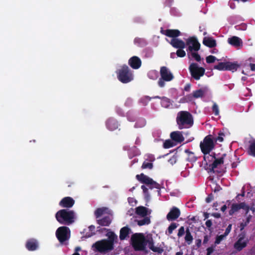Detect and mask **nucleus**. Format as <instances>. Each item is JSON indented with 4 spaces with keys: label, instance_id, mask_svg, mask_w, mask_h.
<instances>
[{
    "label": "nucleus",
    "instance_id": "obj_14",
    "mask_svg": "<svg viewBox=\"0 0 255 255\" xmlns=\"http://www.w3.org/2000/svg\"><path fill=\"white\" fill-rule=\"evenodd\" d=\"M160 32L167 37L172 38V39L177 38L178 36L181 35V32L178 29H168L163 30L161 28Z\"/></svg>",
    "mask_w": 255,
    "mask_h": 255
},
{
    "label": "nucleus",
    "instance_id": "obj_55",
    "mask_svg": "<svg viewBox=\"0 0 255 255\" xmlns=\"http://www.w3.org/2000/svg\"><path fill=\"white\" fill-rule=\"evenodd\" d=\"M215 246H211L207 249V255H210L214 251Z\"/></svg>",
    "mask_w": 255,
    "mask_h": 255
},
{
    "label": "nucleus",
    "instance_id": "obj_6",
    "mask_svg": "<svg viewBox=\"0 0 255 255\" xmlns=\"http://www.w3.org/2000/svg\"><path fill=\"white\" fill-rule=\"evenodd\" d=\"M214 136L209 134L206 136L200 143V147L203 154L210 153L215 147Z\"/></svg>",
    "mask_w": 255,
    "mask_h": 255
},
{
    "label": "nucleus",
    "instance_id": "obj_37",
    "mask_svg": "<svg viewBox=\"0 0 255 255\" xmlns=\"http://www.w3.org/2000/svg\"><path fill=\"white\" fill-rule=\"evenodd\" d=\"M214 69L220 71H226V62L219 63L218 64L214 66Z\"/></svg>",
    "mask_w": 255,
    "mask_h": 255
},
{
    "label": "nucleus",
    "instance_id": "obj_60",
    "mask_svg": "<svg viewBox=\"0 0 255 255\" xmlns=\"http://www.w3.org/2000/svg\"><path fill=\"white\" fill-rule=\"evenodd\" d=\"M195 244H196V246L198 248H200L201 246V244H202L201 239H197L195 241Z\"/></svg>",
    "mask_w": 255,
    "mask_h": 255
},
{
    "label": "nucleus",
    "instance_id": "obj_20",
    "mask_svg": "<svg viewBox=\"0 0 255 255\" xmlns=\"http://www.w3.org/2000/svg\"><path fill=\"white\" fill-rule=\"evenodd\" d=\"M228 42L230 45L235 47H238L243 45V42L242 39L236 36L229 38L228 39Z\"/></svg>",
    "mask_w": 255,
    "mask_h": 255
},
{
    "label": "nucleus",
    "instance_id": "obj_43",
    "mask_svg": "<svg viewBox=\"0 0 255 255\" xmlns=\"http://www.w3.org/2000/svg\"><path fill=\"white\" fill-rule=\"evenodd\" d=\"M178 224L176 223H172L168 228V233L169 235L173 233V231L177 227Z\"/></svg>",
    "mask_w": 255,
    "mask_h": 255
},
{
    "label": "nucleus",
    "instance_id": "obj_32",
    "mask_svg": "<svg viewBox=\"0 0 255 255\" xmlns=\"http://www.w3.org/2000/svg\"><path fill=\"white\" fill-rule=\"evenodd\" d=\"M185 152L187 154V160L188 161L194 162L197 160V158L193 152L190 151L189 149H186Z\"/></svg>",
    "mask_w": 255,
    "mask_h": 255
},
{
    "label": "nucleus",
    "instance_id": "obj_5",
    "mask_svg": "<svg viewBox=\"0 0 255 255\" xmlns=\"http://www.w3.org/2000/svg\"><path fill=\"white\" fill-rule=\"evenodd\" d=\"M131 245L136 251L144 250L146 247L145 238L142 233H135L131 237Z\"/></svg>",
    "mask_w": 255,
    "mask_h": 255
},
{
    "label": "nucleus",
    "instance_id": "obj_54",
    "mask_svg": "<svg viewBox=\"0 0 255 255\" xmlns=\"http://www.w3.org/2000/svg\"><path fill=\"white\" fill-rule=\"evenodd\" d=\"M232 225L231 224H229L227 228H226V230H225V232L224 233V235L225 236H227L229 233H230L231 230H232Z\"/></svg>",
    "mask_w": 255,
    "mask_h": 255
},
{
    "label": "nucleus",
    "instance_id": "obj_19",
    "mask_svg": "<svg viewBox=\"0 0 255 255\" xmlns=\"http://www.w3.org/2000/svg\"><path fill=\"white\" fill-rule=\"evenodd\" d=\"M245 206V202H241L240 203H233L231 207V209L229 212L230 216H233L234 214L240 210L242 209Z\"/></svg>",
    "mask_w": 255,
    "mask_h": 255
},
{
    "label": "nucleus",
    "instance_id": "obj_63",
    "mask_svg": "<svg viewBox=\"0 0 255 255\" xmlns=\"http://www.w3.org/2000/svg\"><path fill=\"white\" fill-rule=\"evenodd\" d=\"M212 215L216 218H219L221 217L220 214L218 213H213Z\"/></svg>",
    "mask_w": 255,
    "mask_h": 255
},
{
    "label": "nucleus",
    "instance_id": "obj_25",
    "mask_svg": "<svg viewBox=\"0 0 255 255\" xmlns=\"http://www.w3.org/2000/svg\"><path fill=\"white\" fill-rule=\"evenodd\" d=\"M203 44L209 48L216 46V41L211 37H205L203 40Z\"/></svg>",
    "mask_w": 255,
    "mask_h": 255
},
{
    "label": "nucleus",
    "instance_id": "obj_17",
    "mask_svg": "<svg viewBox=\"0 0 255 255\" xmlns=\"http://www.w3.org/2000/svg\"><path fill=\"white\" fill-rule=\"evenodd\" d=\"M170 44L174 48L177 49H184L186 47V42L179 38L171 39Z\"/></svg>",
    "mask_w": 255,
    "mask_h": 255
},
{
    "label": "nucleus",
    "instance_id": "obj_35",
    "mask_svg": "<svg viewBox=\"0 0 255 255\" xmlns=\"http://www.w3.org/2000/svg\"><path fill=\"white\" fill-rule=\"evenodd\" d=\"M144 218L139 220L137 221V224L139 226H142L145 225H148L150 223V220L149 217L147 216L143 217Z\"/></svg>",
    "mask_w": 255,
    "mask_h": 255
},
{
    "label": "nucleus",
    "instance_id": "obj_28",
    "mask_svg": "<svg viewBox=\"0 0 255 255\" xmlns=\"http://www.w3.org/2000/svg\"><path fill=\"white\" fill-rule=\"evenodd\" d=\"M148 209L143 206H138L135 208L136 214L141 217H145L150 213H148Z\"/></svg>",
    "mask_w": 255,
    "mask_h": 255
},
{
    "label": "nucleus",
    "instance_id": "obj_3",
    "mask_svg": "<svg viewBox=\"0 0 255 255\" xmlns=\"http://www.w3.org/2000/svg\"><path fill=\"white\" fill-rule=\"evenodd\" d=\"M55 218L60 224L69 225L74 222L75 213L72 210L61 209L56 213Z\"/></svg>",
    "mask_w": 255,
    "mask_h": 255
},
{
    "label": "nucleus",
    "instance_id": "obj_47",
    "mask_svg": "<svg viewBox=\"0 0 255 255\" xmlns=\"http://www.w3.org/2000/svg\"><path fill=\"white\" fill-rule=\"evenodd\" d=\"M151 99L152 98L150 97L145 96L140 100V103H141L142 105L146 106L147 105L148 102L150 101Z\"/></svg>",
    "mask_w": 255,
    "mask_h": 255
},
{
    "label": "nucleus",
    "instance_id": "obj_8",
    "mask_svg": "<svg viewBox=\"0 0 255 255\" xmlns=\"http://www.w3.org/2000/svg\"><path fill=\"white\" fill-rule=\"evenodd\" d=\"M136 178L141 183L145 184L149 188L152 189L156 188L158 189V194H160V185L158 183L154 181L152 178L149 177L143 173L136 175Z\"/></svg>",
    "mask_w": 255,
    "mask_h": 255
},
{
    "label": "nucleus",
    "instance_id": "obj_41",
    "mask_svg": "<svg viewBox=\"0 0 255 255\" xmlns=\"http://www.w3.org/2000/svg\"><path fill=\"white\" fill-rule=\"evenodd\" d=\"M249 152L250 155L255 157V141L251 142Z\"/></svg>",
    "mask_w": 255,
    "mask_h": 255
},
{
    "label": "nucleus",
    "instance_id": "obj_24",
    "mask_svg": "<svg viewBox=\"0 0 255 255\" xmlns=\"http://www.w3.org/2000/svg\"><path fill=\"white\" fill-rule=\"evenodd\" d=\"M130 232V229L128 226H125L122 228L120 231V239L121 241H123L126 239L128 237Z\"/></svg>",
    "mask_w": 255,
    "mask_h": 255
},
{
    "label": "nucleus",
    "instance_id": "obj_49",
    "mask_svg": "<svg viewBox=\"0 0 255 255\" xmlns=\"http://www.w3.org/2000/svg\"><path fill=\"white\" fill-rule=\"evenodd\" d=\"M176 54L179 57H184L186 55V52L183 49H178Z\"/></svg>",
    "mask_w": 255,
    "mask_h": 255
},
{
    "label": "nucleus",
    "instance_id": "obj_42",
    "mask_svg": "<svg viewBox=\"0 0 255 255\" xmlns=\"http://www.w3.org/2000/svg\"><path fill=\"white\" fill-rule=\"evenodd\" d=\"M88 228L90 232L87 234L86 237H91L95 234V227L94 225H91Z\"/></svg>",
    "mask_w": 255,
    "mask_h": 255
},
{
    "label": "nucleus",
    "instance_id": "obj_61",
    "mask_svg": "<svg viewBox=\"0 0 255 255\" xmlns=\"http://www.w3.org/2000/svg\"><path fill=\"white\" fill-rule=\"evenodd\" d=\"M242 209H244L245 210L246 215H248V213L249 212V211L250 210V207L245 203V207L242 208Z\"/></svg>",
    "mask_w": 255,
    "mask_h": 255
},
{
    "label": "nucleus",
    "instance_id": "obj_62",
    "mask_svg": "<svg viewBox=\"0 0 255 255\" xmlns=\"http://www.w3.org/2000/svg\"><path fill=\"white\" fill-rule=\"evenodd\" d=\"M252 218V216L251 215H249V216H248L245 222H247L248 224H249Z\"/></svg>",
    "mask_w": 255,
    "mask_h": 255
},
{
    "label": "nucleus",
    "instance_id": "obj_11",
    "mask_svg": "<svg viewBox=\"0 0 255 255\" xmlns=\"http://www.w3.org/2000/svg\"><path fill=\"white\" fill-rule=\"evenodd\" d=\"M186 45L188 46L187 51L188 52L193 51H198L200 48V44L196 37L192 36L187 38L186 40Z\"/></svg>",
    "mask_w": 255,
    "mask_h": 255
},
{
    "label": "nucleus",
    "instance_id": "obj_51",
    "mask_svg": "<svg viewBox=\"0 0 255 255\" xmlns=\"http://www.w3.org/2000/svg\"><path fill=\"white\" fill-rule=\"evenodd\" d=\"M185 233H186V230L183 226H181L178 230L177 236L179 238L182 237Z\"/></svg>",
    "mask_w": 255,
    "mask_h": 255
},
{
    "label": "nucleus",
    "instance_id": "obj_2",
    "mask_svg": "<svg viewBox=\"0 0 255 255\" xmlns=\"http://www.w3.org/2000/svg\"><path fill=\"white\" fill-rule=\"evenodd\" d=\"M176 121L179 129L190 128L194 124L192 114L185 111H181L177 113Z\"/></svg>",
    "mask_w": 255,
    "mask_h": 255
},
{
    "label": "nucleus",
    "instance_id": "obj_52",
    "mask_svg": "<svg viewBox=\"0 0 255 255\" xmlns=\"http://www.w3.org/2000/svg\"><path fill=\"white\" fill-rule=\"evenodd\" d=\"M193 98H194L193 95L189 94L183 97L182 100L185 102H189L192 101Z\"/></svg>",
    "mask_w": 255,
    "mask_h": 255
},
{
    "label": "nucleus",
    "instance_id": "obj_18",
    "mask_svg": "<svg viewBox=\"0 0 255 255\" xmlns=\"http://www.w3.org/2000/svg\"><path fill=\"white\" fill-rule=\"evenodd\" d=\"M25 247L29 251H35L38 248V243L34 239H29L26 243Z\"/></svg>",
    "mask_w": 255,
    "mask_h": 255
},
{
    "label": "nucleus",
    "instance_id": "obj_53",
    "mask_svg": "<svg viewBox=\"0 0 255 255\" xmlns=\"http://www.w3.org/2000/svg\"><path fill=\"white\" fill-rule=\"evenodd\" d=\"M212 111L215 116H218L219 114L218 106L216 104H214L212 107Z\"/></svg>",
    "mask_w": 255,
    "mask_h": 255
},
{
    "label": "nucleus",
    "instance_id": "obj_1",
    "mask_svg": "<svg viewBox=\"0 0 255 255\" xmlns=\"http://www.w3.org/2000/svg\"><path fill=\"white\" fill-rule=\"evenodd\" d=\"M106 236L108 237L107 239L97 241L92 245L95 251L105 253L114 250V244L117 243V235L114 232L109 231Z\"/></svg>",
    "mask_w": 255,
    "mask_h": 255
},
{
    "label": "nucleus",
    "instance_id": "obj_57",
    "mask_svg": "<svg viewBox=\"0 0 255 255\" xmlns=\"http://www.w3.org/2000/svg\"><path fill=\"white\" fill-rule=\"evenodd\" d=\"M248 224L246 222L241 223L239 226L240 231H243L245 229V227H246L248 225Z\"/></svg>",
    "mask_w": 255,
    "mask_h": 255
},
{
    "label": "nucleus",
    "instance_id": "obj_58",
    "mask_svg": "<svg viewBox=\"0 0 255 255\" xmlns=\"http://www.w3.org/2000/svg\"><path fill=\"white\" fill-rule=\"evenodd\" d=\"M210 238V236H209L208 235H205L204 236V240H203V245L206 244L208 242V241H209Z\"/></svg>",
    "mask_w": 255,
    "mask_h": 255
},
{
    "label": "nucleus",
    "instance_id": "obj_39",
    "mask_svg": "<svg viewBox=\"0 0 255 255\" xmlns=\"http://www.w3.org/2000/svg\"><path fill=\"white\" fill-rule=\"evenodd\" d=\"M141 188L142 189L145 200L148 201L150 199V195L148 193V188L144 185L141 186Z\"/></svg>",
    "mask_w": 255,
    "mask_h": 255
},
{
    "label": "nucleus",
    "instance_id": "obj_16",
    "mask_svg": "<svg viewBox=\"0 0 255 255\" xmlns=\"http://www.w3.org/2000/svg\"><path fill=\"white\" fill-rule=\"evenodd\" d=\"M74 200L70 197L63 198L59 202V205L63 208H70L74 204Z\"/></svg>",
    "mask_w": 255,
    "mask_h": 255
},
{
    "label": "nucleus",
    "instance_id": "obj_29",
    "mask_svg": "<svg viewBox=\"0 0 255 255\" xmlns=\"http://www.w3.org/2000/svg\"><path fill=\"white\" fill-rule=\"evenodd\" d=\"M109 212L110 210L109 208L104 207L97 208L95 210L94 214L96 218L97 219L105 214H109Z\"/></svg>",
    "mask_w": 255,
    "mask_h": 255
},
{
    "label": "nucleus",
    "instance_id": "obj_40",
    "mask_svg": "<svg viewBox=\"0 0 255 255\" xmlns=\"http://www.w3.org/2000/svg\"><path fill=\"white\" fill-rule=\"evenodd\" d=\"M224 136H225V134L223 132H222L221 131L218 133V136H217V137L214 136V140L215 144L216 143V142L217 141H219V142L223 141Z\"/></svg>",
    "mask_w": 255,
    "mask_h": 255
},
{
    "label": "nucleus",
    "instance_id": "obj_33",
    "mask_svg": "<svg viewBox=\"0 0 255 255\" xmlns=\"http://www.w3.org/2000/svg\"><path fill=\"white\" fill-rule=\"evenodd\" d=\"M216 153L215 152H212L211 154H204L203 158L206 164H208L209 162L213 160L214 158H215Z\"/></svg>",
    "mask_w": 255,
    "mask_h": 255
},
{
    "label": "nucleus",
    "instance_id": "obj_26",
    "mask_svg": "<svg viewBox=\"0 0 255 255\" xmlns=\"http://www.w3.org/2000/svg\"><path fill=\"white\" fill-rule=\"evenodd\" d=\"M106 126L109 129L114 130L118 128V123L115 119H109L106 122Z\"/></svg>",
    "mask_w": 255,
    "mask_h": 255
},
{
    "label": "nucleus",
    "instance_id": "obj_27",
    "mask_svg": "<svg viewBox=\"0 0 255 255\" xmlns=\"http://www.w3.org/2000/svg\"><path fill=\"white\" fill-rule=\"evenodd\" d=\"M240 67V65L238 62H226V71H232L234 72Z\"/></svg>",
    "mask_w": 255,
    "mask_h": 255
},
{
    "label": "nucleus",
    "instance_id": "obj_4",
    "mask_svg": "<svg viewBox=\"0 0 255 255\" xmlns=\"http://www.w3.org/2000/svg\"><path fill=\"white\" fill-rule=\"evenodd\" d=\"M118 80L123 83H128L133 79L132 70L126 65H124L117 72Z\"/></svg>",
    "mask_w": 255,
    "mask_h": 255
},
{
    "label": "nucleus",
    "instance_id": "obj_12",
    "mask_svg": "<svg viewBox=\"0 0 255 255\" xmlns=\"http://www.w3.org/2000/svg\"><path fill=\"white\" fill-rule=\"evenodd\" d=\"M246 234L243 232L239 236V239L237 242L234 244V248L238 252L242 251L244 248H246L247 246L249 240L247 239L244 241Z\"/></svg>",
    "mask_w": 255,
    "mask_h": 255
},
{
    "label": "nucleus",
    "instance_id": "obj_23",
    "mask_svg": "<svg viewBox=\"0 0 255 255\" xmlns=\"http://www.w3.org/2000/svg\"><path fill=\"white\" fill-rule=\"evenodd\" d=\"M209 91L207 87H204L199 90L193 92V96L194 98L203 97Z\"/></svg>",
    "mask_w": 255,
    "mask_h": 255
},
{
    "label": "nucleus",
    "instance_id": "obj_44",
    "mask_svg": "<svg viewBox=\"0 0 255 255\" xmlns=\"http://www.w3.org/2000/svg\"><path fill=\"white\" fill-rule=\"evenodd\" d=\"M173 146L174 144L173 142L170 139L166 140L163 143V147L164 148H169Z\"/></svg>",
    "mask_w": 255,
    "mask_h": 255
},
{
    "label": "nucleus",
    "instance_id": "obj_7",
    "mask_svg": "<svg viewBox=\"0 0 255 255\" xmlns=\"http://www.w3.org/2000/svg\"><path fill=\"white\" fill-rule=\"evenodd\" d=\"M160 78L158 81L160 87H164L165 82H169L174 79V76L170 70L166 66H162L160 69Z\"/></svg>",
    "mask_w": 255,
    "mask_h": 255
},
{
    "label": "nucleus",
    "instance_id": "obj_36",
    "mask_svg": "<svg viewBox=\"0 0 255 255\" xmlns=\"http://www.w3.org/2000/svg\"><path fill=\"white\" fill-rule=\"evenodd\" d=\"M161 105L165 108H168L171 105L170 100L165 97H161Z\"/></svg>",
    "mask_w": 255,
    "mask_h": 255
},
{
    "label": "nucleus",
    "instance_id": "obj_10",
    "mask_svg": "<svg viewBox=\"0 0 255 255\" xmlns=\"http://www.w3.org/2000/svg\"><path fill=\"white\" fill-rule=\"evenodd\" d=\"M56 236L59 242L63 243L69 239L70 237V230L67 227H60L56 230Z\"/></svg>",
    "mask_w": 255,
    "mask_h": 255
},
{
    "label": "nucleus",
    "instance_id": "obj_64",
    "mask_svg": "<svg viewBox=\"0 0 255 255\" xmlns=\"http://www.w3.org/2000/svg\"><path fill=\"white\" fill-rule=\"evenodd\" d=\"M251 70L253 71H255V64L250 63V64Z\"/></svg>",
    "mask_w": 255,
    "mask_h": 255
},
{
    "label": "nucleus",
    "instance_id": "obj_59",
    "mask_svg": "<svg viewBox=\"0 0 255 255\" xmlns=\"http://www.w3.org/2000/svg\"><path fill=\"white\" fill-rule=\"evenodd\" d=\"M205 225L206 227L210 230V228L211 227L212 225V222L211 220H208L206 223Z\"/></svg>",
    "mask_w": 255,
    "mask_h": 255
},
{
    "label": "nucleus",
    "instance_id": "obj_15",
    "mask_svg": "<svg viewBox=\"0 0 255 255\" xmlns=\"http://www.w3.org/2000/svg\"><path fill=\"white\" fill-rule=\"evenodd\" d=\"M128 64L132 69H138L141 67V60L138 57L133 56L129 58Z\"/></svg>",
    "mask_w": 255,
    "mask_h": 255
},
{
    "label": "nucleus",
    "instance_id": "obj_46",
    "mask_svg": "<svg viewBox=\"0 0 255 255\" xmlns=\"http://www.w3.org/2000/svg\"><path fill=\"white\" fill-rule=\"evenodd\" d=\"M145 243L146 246L147 245L148 247L150 250H151V249L154 246V242L152 238H150L147 240L145 239Z\"/></svg>",
    "mask_w": 255,
    "mask_h": 255
},
{
    "label": "nucleus",
    "instance_id": "obj_45",
    "mask_svg": "<svg viewBox=\"0 0 255 255\" xmlns=\"http://www.w3.org/2000/svg\"><path fill=\"white\" fill-rule=\"evenodd\" d=\"M226 237L227 236H225L224 234H223V235H221L220 236H217L215 239V245H219V244H220L221 241L223 240H224Z\"/></svg>",
    "mask_w": 255,
    "mask_h": 255
},
{
    "label": "nucleus",
    "instance_id": "obj_56",
    "mask_svg": "<svg viewBox=\"0 0 255 255\" xmlns=\"http://www.w3.org/2000/svg\"><path fill=\"white\" fill-rule=\"evenodd\" d=\"M214 197L212 194H209L206 198V202L208 203L211 202L213 200Z\"/></svg>",
    "mask_w": 255,
    "mask_h": 255
},
{
    "label": "nucleus",
    "instance_id": "obj_21",
    "mask_svg": "<svg viewBox=\"0 0 255 255\" xmlns=\"http://www.w3.org/2000/svg\"><path fill=\"white\" fill-rule=\"evenodd\" d=\"M227 156V154L224 153L222 156L219 158H214L213 163L209 165V167L211 168V170H213L215 168H216L218 165L224 163V159Z\"/></svg>",
    "mask_w": 255,
    "mask_h": 255
},
{
    "label": "nucleus",
    "instance_id": "obj_30",
    "mask_svg": "<svg viewBox=\"0 0 255 255\" xmlns=\"http://www.w3.org/2000/svg\"><path fill=\"white\" fill-rule=\"evenodd\" d=\"M97 223L102 226H109L111 223V220L109 216H106L101 219L98 220Z\"/></svg>",
    "mask_w": 255,
    "mask_h": 255
},
{
    "label": "nucleus",
    "instance_id": "obj_9",
    "mask_svg": "<svg viewBox=\"0 0 255 255\" xmlns=\"http://www.w3.org/2000/svg\"><path fill=\"white\" fill-rule=\"evenodd\" d=\"M189 70L192 77L196 80H199L205 73V68L199 67L196 63H192L189 67Z\"/></svg>",
    "mask_w": 255,
    "mask_h": 255
},
{
    "label": "nucleus",
    "instance_id": "obj_22",
    "mask_svg": "<svg viewBox=\"0 0 255 255\" xmlns=\"http://www.w3.org/2000/svg\"><path fill=\"white\" fill-rule=\"evenodd\" d=\"M171 138L174 141L181 143L184 140L182 133L179 131H173L170 133Z\"/></svg>",
    "mask_w": 255,
    "mask_h": 255
},
{
    "label": "nucleus",
    "instance_id": "obj_13",
    "mask_svg": "<svg viewBox=\"0 0 255 255\" xmlns=\"http://www.w3.org/2000/svg\"><path fill=\"white\" fill-rule=\"evenodd\" d=\"M180 215V210L176 207H173L166 216V219L169 221H172L176 220Z\"/></svg>",
    "mask_w": 255,
    "mask_h": 255
},
{
    "label": "nucleus",
    "instance_id": "obj_34",
    "mask_svg": "<svg viewBox=\"0 0 255 255\" xmlns=\"http://www.w3.org/2000/svg\"><path fill=\"white\" fill-rule=\"evenodd\" d=\"M154 160V158L152 157L150 159V162H146V161H144L142 164L141 168L142 169H152L153 165L151 162Z\"/></svg>",
    "mask_w": 255,
    "mask_h": 255
},
{
    "label": "nucleus",
    "instance_id": "obj_31",
    "mask_svg": "<svg viewBox=\"0 0 255 255\" xmlns=\"http://www.w3.org/2000/svg\"><path fill=\"white\" fill-rule=\"evenodd\" d=\"M184 239L185 242L188 245H191L193 242V238L188 227H187L186 229V233Z\"/></svg>",
    "mask_w": 255,
    "mask_h": 255
},
{
    "label": "nucleus",
    "instance_id": "obj_50",
    "mask_svg": "<svg viewBox=\"0 0 255 255\" xmlns=\"http://www.w3.org/2000/svg\"><path fill=\"white\" fill-rule=\"evenodd\" d=\"M151 250L152 252H153L157 253L159 254H162L163 252V251H164V250L162 248L157 247H155V246H154L151 249Z\"/></svg>",
    "mask_w": 255,
    "mask_h": 255
},
{
    "label": "nucleus",
    "instance_id": "obj_38",
    "mask_svg": "<svg viewBox=\"0 0 255 255\" xmlns=\"http://www.w3.org/2000/svg\"><path fill=\"white\" fill-rule=\"evenodd\" d=\"M188 52V56L189 57H190V56H191L193 58L195 59V60L199 62L201 61V58L200 55L197 52Z\"/></svg>",
    "mask_w": 255,
    "mask_h": 255
},
{
    "label": "nucleus",
    "instance_id": "obj_48",
    "mask_svg": "<svg viewBox=\"0 0 255 255\" xmlns=\"http://www.w3.org/2000/svg\"><path fill=\"white\" fill-rule=\"evenodd\" d=\"M216 60V57L213 55H209L206 58V62L209 64L214 63Z\"/></svg>",
    "mask_w": 255,
    "mask_h": 255
}]
</instances>
